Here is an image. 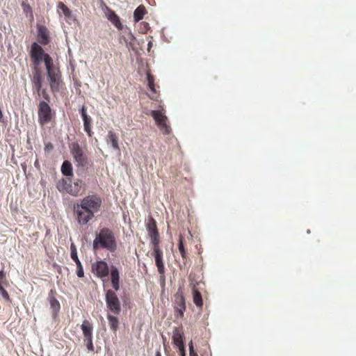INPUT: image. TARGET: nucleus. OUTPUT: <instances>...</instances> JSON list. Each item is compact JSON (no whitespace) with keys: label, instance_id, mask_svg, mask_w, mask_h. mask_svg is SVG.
I'll list each match as a JSON object with an SVG mask.
<instances>
[{"label":"nucleus","instance_id":"nucleus-35","mask_svg":"<svg viewBox=\"0 0 356 356\" xmlns=\"http://www.w3.org/2000/svg\"><path fill=\"white\" fill-rule=\"evenodd\" d=\"M0 293L6 300H10V296L7 291L3 288V285H0Z\"/></svg>","mask_w":356,"mask_h":356},{"label":"nucleus","instance_id":"nucleus-3","mask_svg":"<svg viewBox=\"0 0 356 356\" xmlns=\"http://www.w3.org/2000/svg\"><path fill=\"white\" fill-rule=\"evenodd\" d=\"M94 250L105 249L113 252L117 249V241L115 234L111 229L103 227L96 234L92 243Z\"/></svg>","mask_w":356,"mask_h":356},{"label":"nucleus","instance_id":"nucleus-38","mask_svg":"<svg viewBox=\"0 0 356 356\" xmlns=\"http://www.w3.org/2000/svg\"><path fill=\"white\" fill-rule=\"evenodd\" d=\"M53 148H54V146L51 143H45V146H44L45 152H49V151L52 150Z\"/></svg>","mask_w":356,"mask_h":356},{"label":"nucleus","instance_id":"nucleus-29","mask_svg":"<svg viewBox=\"0 0 356 356\" xmlns=\"http://www.w3.org/2000/svg\"><path fill=\"white\" fill-rule=\"evenodd\" d=\"M147 85L150 90L154 94L157 93L154 84V77L152 74L147 73Z\"/></svg>","mask_w":356,"mask_h":356},{"label":"nucleus","instance_id":"nucleus-6","mask_svg":"<svg viewBox=\"0 0 356 356\" xmlns=\"http://www.w3.org/2000/svg\"><path fill=\"white\" fill-rule=\"evenodd\" d=\"M71 154L78 166L83 167L88 163V157L78 143H72L70 145Z\"/></svg>","mask_w":356,"mask_h":356},{"label":"nucleus","instance_id":"nucleus-19","mask_svg":"<svg viewBox=\"0 0 356 356\" xmlns=\"http://www.w3.org/2000/svg\"><path fill=\"white\" fill-rule=\"evenodd\" d=\"M83 334L85 338L92 337L93 326L88 320H84L81 325Z\"/></svg>","mask_w":356,"mask_h":356},{"label":"nucleus","instance_id":"nucleus-8","mask_svg":"<svg viewBox=\"0 0 356 356\" xmlns=\"http://www.w3.org/2000/svg\"><path fill=\"white\" fill-rule=\"evenodd\" d=\"M152 117L155 120L156 125L164 134H170L171 129L167 124V117L160 111H152L150 112Z\"/></svg>","mask_w":356,"mask_h":356},{"label":"nucleus","instance_id":"nucleus-1","mask_svg":"<svg viewBox=\"0 0 356 356\" xmlns=\"http://www.w3.org/2000/svg\"><path fill=\"white\" fill-rule=\"evenodd\" d=\"M102 205V199L97 194L88 195L74 204V213L77 223L83 226L95 217Z\"/></svg>","mask_w":356,"mask_h":356},{"label":"nucleus","instance_id":"nucleus-13","mask_svg":"<svg viewBox=\"0 0 356 356\" xmlns=\"http://www.w3.org/2000/svg\"><path fill=\"white\" fill-rule=\"evenodd\" d=\"M174 307L175 309V316L177 317L183 318L184 313L186 310L185 298L181 291H177L175 295Z\"/></svg>","mask_w":356,"mask_h":356},{"label":"nucleus","instance_id":"nucleus-33","mask_svg":"<svg viewBox=\"0 0 356 356\" xmlns=\"http://www.w3.org/2000/svg\"><path fill=\"white\" fill-rule=\"evenodd\" d=\"M76 264V267H77V271H76V275L79 277H83L84 275V272H83V266L81 265V262H79Z\"/></svg>","mask_w":356,"mask_h":356},{"label":"nucleus","instance_id":"nucleus-11","mask_svg":"<svg viewBox=\"0 0 356 356\" xmlns=\"http://www.w3.org/2000/svg\"><path fill=\"white\" fill-rule=\"evenodd\" d=\"M44 53L43 49L37 42H33L31 47L30 56L34 64V66H38L41 63L42 58L44 60Z\"/></svg>","mask_w":356,"mask_h":356},{"label":"nucleus","instance_id":"nucleus-42","mask_svg":"<svg viewBox=\"0 0 356 356\" xmlns=\"http://www.w3.org/2000/svg\"><path fill=\"white\" fill-rule=\"evenodd\" d=\"M38 165V161H36L35 163V165L37 166Z\"/></svg>","mask_w":356,"mask_h":356},{"label":"nucleus","instance_id":"nucleus-22","mask_svg":"<svg viewBox=\"0 0 356 356\" xmlns=\"http://www.w3.org/2000/svg\"><path fill=\"white\" fill-rule=\"evenodd\" d=\"M49 86L52 92H58L61 87V76H56L49 79Z\"/></svg>","mask_w":356,"mask_h":356},{"label":"nucleus","instance_id":"nucleus-34","mask_svg":"<svg viewBox=\"0 0 356 356\" xmlns=\"http://www.w3.org/2000/svg\"><path fill=\"white\" fill-rule=\"evenodd\" d=\"M6 275L3 270L0 271V285H6Z\"/></svg>","mask_w":356,"mask_h":356},{"label":"nucleus","instance_id":"nucleus-32","mask_svg":"<svg viewBox=\"0 0 356 356\" xmlns=\"http://www.w3.org/2000/svg\"><path fill=\"white\" fill-rule=\"evenodd\" d=\"M84 341H86V345L88 350L93 351L94 346H93V343H92V337L85 338Z\"/></svg>","mask_w":356,"mask_h":356},{"label":"nucleus","instance_id":"nucleus-17","mask_svg":"<svg viewBox=\"0 0 356 356\" xmlns=\"http://www.w3.org/2000/svg\"><path fill=\"white\" fill-rule=\"evenodd\" d=\"M83 180L80 179H76L73 184H71V188H70V190L68 191V194L77 197L79 195H81L85 191V186Z\"/></svg>","mask_w":356,"mask_h":356},{"label":"nucleus","instance_id":"nucleus-40","mask_svg":"<svg viewBox=\"0 0 356 356\" xmlns=\"http://www.w3.org/2000/svg\"><path fill=\"white\" fill-rule=\"evenodd\" d=\"M179 349V348H184V341L183 342H180L179 343H177L175 345Z\"/></svg>","mask_w":356,"mask_h":356},{"label":"nucleus","instance_id":"nucleus-21","mask_svg":"<svg viewBox=\"0 0 356 356\" xmlns=\"http://www.w3.org/2000/svg\"><path fill=\"white\" fill-rule=\"evenodd\" d=\"M56 188L60 193H68L70 188H71V180L64 178L60 179L57 183Z\"/></svg>","mask_w":356,"mask_h":356},{"label":"nucleus","instance_id":"nucleus-9","mask_svg":"<svg viewBox=\"0 0 356 356\" xmlns=\"http://www.w3.org/2000/svg\"><path fill=\"white\" fill-rule=\"evenodd\" d=\"M190 286L191 287L193 293V300L194 304L198 308H202L203 306V300L202 294L200 291V282L196 281L191 275H189Z\"/></svg>","mask_w":356,"mask_h":356},{"label":"nucleus","instance_id":"nucleus-37","mask_svg":"<svg viewBox=\"0 0 356 356\" xmlns=\"http://www.w3.org/2000/svg\"><path fill=\"white\" fill-rule=\"evenodd\" d=\"M40 96H42L43 98L47 101H49V99H50V97H49V94L47 93L46 89L41 88Z\"/></svg>","mask_w":356,"mask_h":356},{"label":"nucleus","instance_id":"nucleus-27","mask_svg":"<svg viewBox=\"0 0 356 356\" xmlns=\"http://www.w3.org/2000/svg\"><path fill=\"white\" fill-rule=\"evenodd\" d=\"M178 249L184 261L187 259V254L184 245V237L181 234L179 236Z\"/></svg>","mask_w":356,"mask_h":356},{"label":"nucleus","instance_id":"nucleus-2","mask_svg":"<svg viewBox=\"0 0 356 356\" xmlns=\"http://www.w3.org/2000/svg\"><path fill=\"white\" fill-rule=\"evenodd\" d=\"M91 270L97 277L102 280L107 277L110 272V278L113 289L115 291L120 289V272L116 266H111V268H109L107 262L101 259L92 264Z\"/></svg>","mask_w":356,"mask_h":356},{"label":"nucleus","instance_id":"nucleus-5","mask_svg":"<svg viewBox=\"0 0 356 356\" xmlns=\"http://www.w3.org/2000/svg\"><path fill=\"white\" fill-rule=\"evenodd\" d=\"M38 122L41 126L48 124L53 118L51 108L49 104L41 101L38 105Z\"/></svg>","mask_w":356,"mask_h":356},{"label":"nucleus","instance_id":"nucleus-4","mask_svg":"<svg viewBox=\"0 0 356 356\" xmlns=\"http://www.w3.org/2000/svg\"><path fill=\"white\" fill-rule=\"evenodd\" d=\"M115 290L108 289L105 293V300L108 309L115 315L121 312V303Z\"/></svg>","mask_w":356,"mask_h":356},{"label":"nucleus","instance_id":"nucleus-14","mask_svg":"<svg viewBox=\"0 0 356 356\" xmlns=\"http://www.w3.org/2000/svg\"><path fill=\"white\" fill-rule=\"evenodd\" d=\"M44 64L49 79L61 76L60 70L54 66L53 59L49 54L44 56Z\"/></svg>","mask_w":356,"mask_h":356},{"label":"nucleus","instance_id":"nucleus-16","mask_svg":"<svg viewBox=\"0 0 356 356\" xmlns=\"http://www.w3.org/2000/svg\"><path fill=\"white\" fill-rule=\"evenodd\" d=\"M38 42L42 45H47L50 42L49 33L47 28L42 25H37Z\"/></svg>","mask_w":356,"mask_h":356},{"label":"nucleus","instance_id":"nucleus-30","mask_svg":"<svg viewBox=\"0 0 356 356\" xmlns=\"http://www.w3.org/2000/svg\"><path fill=\"white\" fill-rule=\"evenodd\" d=\"M58 8L62 10L65 17L69 18L71 16V10L65 5L64 3L60 1Z\"/></svg>","mask_w":356,"mask_h":356},{"label":"nucleus","instance_id":"nucleus-18","mask_svg":"<svg viewBox=\"0 0 356 356\" xmlns=\"http://www.w3.org/2000/svg\"><path fill=\"white\" fill-rule=\"evenodd\" d=\"M55 291L54 290H51L49 293V300L51 309L53 310L54 314H57L60 311V305L58 300L54 296Z\"/></svg>","mask_w":356,"mask_h":356},{"label":"nucleus","instance_id":"nucleus-36","mask_svg":"<svg viewBox=\"0 0 356 356\" xmlns=\"http://www.w3.org/2000/svg\"><path fill=\"white\" fill-rule=\"evenodd\" d=\"M189 346V355L198 356L197 353L195 352L192 341L188 344Z\"/></svg>","mask_w":356,"mask_h":356},{"label":"nucleus","instance_id":"nucleus-7","mask_svg":"<svg viewBox=\"0 0 356 356\" xmlns=\"http://www.w3.org/2000/svg\"><path fill=\"white\" fill-rule=\"evenodd\" d=\"M42 81L43 76L41 69L38 66H34L32 71L31 83L33 92H36L38 97H40Z\"/></svg>","mask_w":356,"mask_h":356},{"label":"nucleus","instance_id":"nucleus-24","mask_svg":"<svg viewBox=\"0 0 356 356\" xmlns=\"http://www.w3.org/2000/svg\"><path fill=\"white\" fill-rule=\"evenodd\" d=\"M61 172L63 175L72 177L73 176V170L72 163L69 161H65L61 166Z\"/></svg>","mask_w":356,"mask_h":356},{"label":"nucleus","instance_id":"nucleus-43","mask_svg":"<svg viewBox=\"0 0 356 356\" xmlns=\"http://www.w3.org/2000/svg\"><path fill=\"white\" fill-rule=\"evenodd\" d=\"M148 46H149V48L151 47V42H149Z\"/></svg>","mask_w":356,"mask_h":356},{"label":"nucleus","instance_id":"nucleus-39","mask_svg":"<svg viewBox=\"0 0 356 356\" xmlns=\"http://www.w3.org/2000/svg\"><path fill=\"white\" fill-rule=\"evenodd\" d=\"M179 355H180V356H186L185 347L182 348H179Z\"/></svg>","mask_w":356,"mask_h":356},{"label":"nucleus","instance_id":"nucleus-10","mask_svg":"<svg viewBox=\"0 0 356 356\" xmlns=\"http://www.w3.org/2000/svg\"><path fill=\"white\" fill-rule=\"evenodd\" d=\"M152 255L154 257L155 264L157 267L159 273L161 275H164L165 267L163 259V253L160 248V244L152 245Z\"/></svg>","mask_w":356,"mask_h":356},{"label":"nucleus","instance_id":"nucleus-41","mask_svg":"<svg viewBox=\"0 0 356 356\" xmlns=\"http://www.w3.org/2000/svg\"><path fill=\"white\" fill-rule=\"evenodd\" d=\"M156 356H161V353L157 351L156 353Z\"/></svg>","mask_w":356,"mask_h":356},{"label":"nucleus","instance_id":"nucleus-15","mask_svg":"<svg viewBox=\"0 0 356 356\" xmlns=\"http://www.w3.org/2000/svg\"><path fill=\"white\" fill-rule=\"evenodd\" d=\"M80 113L81 115V117L83 120V127L84 131L87 133L88 136L89 137H91L92 135V131L91 129V125H92V119L87 114V108L86 106H82Z\"/></svg>","mask_w":356,"mask_h":356},{"label":"nucleus","instance_id":"nucleus-12","mask_svg":"<svg viewBox=\"0 0 356 356\" xmlns=\"http://www.w3.org/2000/svg\"><path fill=\"white\" fill-rule=\"evenodd\" d=\"M146 229L148 232L152 245L160 244V236L156 227V222L153 218L150 217L149 218L148 222L146 225Z\"/></svg>","mask_w":356,"mask_h":356},{"label":"nucleus","instance_id":"nucleus-23","mask_svg":"<svg viewBox=\"0 0 356 356\" xmlns=\"http://www.w3.org/2000/svg\"><path fill=\"white\" fill-rule=\"evenodd\" d=\"M107 319L108 321L111 330L115 332L119 327V320L117 317L110 314H107Z\"/></svg>","mask_w":356,"mask_h":356},{"label":"nucleus","instance_id":"nucleus-31","mask_svg":"<svg viewBox=\"0 0 356 356\" xmlns=\"http://www.w3.org/2000/svg\"><path fill=\"white\" fill-rule=\"evenodd\" d=\"M71 258L76 263L81 262L77 256V252L75 245L72 243L70 245Z\"/></svg>","mask_w":356,"mask_h":356},{"label":"nucleus","instance_id":"nucleus-25","mask_svg":"<svg viewBox=\"0 0 356 356\" xmlns=\"http://www.w3.org/2000/svg\"><path fill=\"white\" fill-rule=\"evenodd\" d=\"M172 343L176 345L180 342L184 341V334L177 328L175 327L172 332Z\"/></svg>","mask_w":356,"mask_h":356},{"label":"nucleus","instance_id":"nucleus-20","mask_svg":"<svg viewBox=\"0 0 356 356\" xmlns=\"http://www.w3.org/2000/svg\"><path fill=\"white\" fill-rule=\"evenodd\" d=\"M106 142L108 144L111 143V146L114 149L120 151L118 136L113 131L111 130L108 132Z\"/></svg>","mask_w":356,"mask_h":356},{"label":"nucleus","instance_id":"nucleus-26","mask_svg":"<svg viewBox=\"0 0 356 356\" xmlns=\"http://www.w3.org/2000/svg\"><path fill=\"white\" fill-rule=\"evenodd\" d=\"M146 13L145 8L143 6H139L134 13V18L136 22L141 20Z\"/></svg>","mask_w":356,"mask_h":356},{"label":"nucleus","instance_id":"nucleus-28","mask_svg":"<svg viewBox=\"0 0 356 356\" xmlns=\"http://www.w3.org/2000/svg\"><path fill=\"white\" fill-rule=\"evenodd\" d=\"M108 19L117 28L120 29L122 28L120 18L114 12L109 14Z\"/></svg>","mask_w":356,"mask_h":356}]
</instances>
